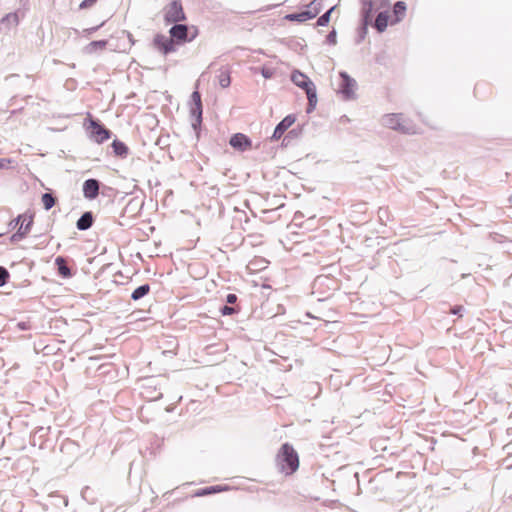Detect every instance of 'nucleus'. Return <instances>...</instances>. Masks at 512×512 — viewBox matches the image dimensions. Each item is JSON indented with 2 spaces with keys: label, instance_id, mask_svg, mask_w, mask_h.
<instances>
[{
  "label": "nucleus",
  "instance_id": "0eeeda50",
  "mask_svg": "<svg viewBox=\"0 0 512 512\" xmlns=\"http://www.w3.org/2000/svg\"><path fill=\"white\" fill-rule=\"evenodd\" d=\"M16 222L21 221V225L19 226L18 231L11 236V241L16 242L18 240L23 239L30 232L32 224H33V215L31 214H22L19 215L16 219Z\"/></svg>",
  "mask_w": 512,
  "mask_h": 512
},
{
  "label": "nucleus",
  "instance_id": "4c0bfd02",
  "mask_svg": "<svg viewBox=\"0 0 512 512\" xmlns=\"http://www.w3.org/2000/svg\"><path fill=\"white\" fill-rule=\"evenodd\" d=\"M236 299H237V298H236V295H234V294H229V295L227 296V302H228V303H231V304H232V303H234V302L236 301Z\"/></svg>",
  "mask_w": 512,
  "mask_h": 512
},
{
  "label": "nucleus",
  "instance_id": "f257e3e1",
  "mask_svg": "<svg viewBox=\"0 0 512 512\" xmlns=\"http://www.w3.org/2000/svg\"><path fill=\"white\" fill-rule=\"evenodd\" d=\"M276 462L280 470L286 475L293 474L299 467L297 452L289 444H283L277 454Z\"/></svg>",
  "mask_w": 512,
  "mask_h": 512
},
{
  "label": "nucleus",
  "instance_id": "423d86ee",
  "mask_svg": "<svg viewBox=\"0 0 512 512\" xmlns=\"http://www.w3.org/2000/svg\"><path fill=\"white\" fill-rule=\"evenodd\" d=\"M319 11L320 4L317 3L316 1H312L304 11H301L299 13L288 14L285 16V18L290 21L305 22L307 20L315 18L318 15Z\"/></svg>",
  "mask_w": 512,
  "mask_h": 512
},
{
  "label": "nucleus",
  "instance_id": "412c9836",
  "mask_svg": "<svg viewBox=\"0 0 512 512\" xmlns=\"http://www.w3.org/2000/svg\"><path fill=\"white\" fill-rule=\"evenodd\" d=\"M369 23L370 21L362 20V25L358 29V38L356 40L357 43H360L366 37Z\"/></svg>",
  "mask_w": 512,
  "mask_h": 512
},
{
  "label": "nucleus",
  "instance_id": "cd10ccee",
  "mask_svg": "<svg viewBox=\"0 0 512 512\" xmlns=\"http://www.w3.org/2000/svg\"><path fill=\"white\" fill-rule=\"evenodd\" d=\"M105 44H106L105 41H94L88 45L87 50L89 52H93L98 48H100V49L103 48L105 46Z\"/></svg>",
  "mask_w": 512,
  "mask_h": 512
},
{
  "label": "nucleus",
  "instance_id": "5701e85b",
  "mask_svg": "<svg viewBox=\"0 0 512 512\" xmlns=\"http://www.w3.org/2000/svg\"><path fill=\"white\" fill-rule=\"evenodd\" d=\"M2 22L16 26L19 23V16L17 13H9L2 19Z\"/></svg>",
  "mask_w": 512,
  "mask_h": 512
},
{
  "label": "nucleus",
  "instance_id": "c85d7f7f",
  "mask_svg": "<svg viewBox=\"0 0 512 512\" xmlns=\"http://www.w3.org/2000/svg\"><path fill=\"white\" fill-rule=\"evenodd\" d=\"M113 149H114V152L118 155H122L124 153H126V147L123 143H120V142H116L114 141L113 142Z\"/></svg>",
  "mask_w": 512,
  "mask_h": 512
},
{
  "label": "nucleus",
  "instance_id": "e433bc0d",
  "mask_svg": "<svg viewBox=\"0 0 512 512\" xmlns=\"http://www.w3.org/2000/svg\"><path fill=\"white\" fill-rule=\"evenodd\" d=\"M233 312H234V309H233L232 307L225 306V307H223V309H222V313H223L224 315H230V314H232Z\"/></svg>",
  "mask_w": 512,
  "mask_h": 512
},
{
  "label": "nucleus",
  "instance_id": "7c9ffc66",
  "mask_svg": "<svg viewBox=\"0 0 512 512\" xmlns=\"http://www.w3.org/2000/svg\"><path fill=\"white\" fill-rule=\"evenodd\" d=\"M191 100L193 102V106H202L201 96H200L199 92L194 91L191 95Z\"/></svg>",
  "mask_w": 512,
  "mask_h": 512
},
{
  "label": "nucleus",
  "instance_id": "4be33fe9",
  "mask_svg": "<svg viewBox=\"0 0 512 512\" xmlns=\"http://www.w3.org/2000/svg\"><path fill=\"white\" fill-rule=\"evenodd\" d=\"M41 200H42L43 206L46 210L51 209L55 204L54 197L49 193L43 194Z\"/></svg>",
  "mask_w": 512,
  "mask_h": 512
},
{
  "label": "nucleus",
  "instance_id": "f3484780",
  "mask_svg": "<svg viewBox=\"0 0 512 512\" xmlns=\"http://www.w3.org/2000/svg\"><path fill=\"white\" fill-rule=\"evenodd\" d=\"M92 225V216L89 212L84 213L77 221V228L79 230H86Z\"/></svg>",
  "mask_w": 512,
  "mask_h": 512
},
{
  "label": "nucleus",
  "instance_id": "dca6fc26",
  "mask_svg": "<svg viewBox=\"0 0 512 512\" xmlns=\"http://www.w3.org/2000/svg\"><path fill=\"white\" fill-rule=\"evenodd\" d=\"M373 11V2L372 0H362V20L370 21L372 17Z\"/></svg>",
  "mask_w": 512,
  "mask_h": 512
},
{
  "label": "nucleus",
  "instance_id": "2f4dec72",
  "mask_svg": "<svg viewBox=\"0 0 512 512\" xmlns=\"http://www.w3.org/2000/svg\"><path fill=\"white\" fill-rule=\"evenodd\" d=\"M8 277L9 273L7 272V270L0 267V287L6 283Z\"/></svg>",
  "mask_w": 512,
  "mask_h": 512
},
{
  "label": "nucleus",
  "instance_id": "1a4fd4ad",
  "mask_svg": "<svg viewBox=\"0 0 512 512\" xmlns=\"http://www.w3.org/2000/svg\"><path fill=\"white\" fill-rule=\"evenodd\" d=\"M296 117L294 115L286 116L274 129L271 139L273 141L279 140L282 135L295 123Z\"/></svg>",
  "mask_w": 512,
  "mask_h": 512
},
{
  "label": "nucleus",
  "instance_id": "9b49d317",
  "mask_svg": "<svg viewBox=\"0 0 512 512\" xmlns=\"http://www.w3.org/2000/svg\"><path fill=\"white\" fill-rule=\"evenodd\" d=\"M91 135L94 140L98 143H102L103 141L109 138V131L104 127L99 125L97 122L91 120L90 121Z\"/></svg>",
  "mask_w": 512,
  "mask_h": 512
},
{
  "label": "nucleus",
  "instance_id": "72a5a7b5",
  "mask_svg": "<svg viewBox=\"0 0 512 512\" xmlns=\"http://www.w3.org/2000/svg\"><path fill=\"white\" fill-rule=\"evenodd\" d=\"M464 311V307L461 306V305H458V306H454L453 308H451V313L454 314V315H459V316H462V312Z\"/></svg>",
  "mask_w": 512,
  "mask_h": 512
},
{
  "label": "nucleus",
  "instance_id": "4468645a",
  "mask_svg": "<svg viewBox=\"0 0 512 512\" xmlns=\"http://www.w3.org/2000/svg\"><path fill=\"white\" fill-rule=\"evenodd\" d=\"M170 35L172 39L179 41H186L188 36V28L186 25L177 24L170 29Z\"/></svg>",
  "mask_w": 512,
  "mask_h": 512
},
{
  "label": "nucleus",
  "instance_id": "c9c22d12",
  "mask_svg": "<svg viewBox=\"0 0 512 512\" xmlns=\"http://www.w3.org/2000/svg\"><path fill=\"white\" fill-rule=\"evenodd\" d=\"M261 74H262V76H263L264 78L269 79V78H271V77H272L273 72H272V70H271V69L263 67V68L261 69Z\"/></svg>",
  "mask_w": 512,
  "mask_h": 512
},
{
  "label": "nucleus",
  "instance_id": "a211bd4d",
  "mask_svg": "<svg viewBox=\"0 0 512 512\" xmlns=\"http://www.w3.org/2000/svg\"><path fill=\"white\" fill-rule=\"evenodd\" d=\"M393 12L396 16V21H400L404 15H405V12H406V4L403 2V1H397L395 4H394V7H393Z\"/></svg>",
  "mask_w": 512,
  "mask_h": 512
},
{
  "label": "nucleus",
  "instance_id": "9d476101",
  "mask_svg": "<svg viewBox=\"0 0 512 512\" xmlns=\"http://www.w3.org/2000/svg\"><path fill=\"white\" fill-rule=\"evenodd\" d=\"M230 145L239 151H246L251 148V140L242 133L234 134L229 141Z\"/></svg>",
  "mask_w": 512,
  "mask_h": 512
},
{
  "label": "nucleus",
  "instance_id": "f704fd0d",
  "mask_svg": "<svg viewBox=\"0 0 512 512\" xmlns=\"http://www.w3.org/2000/svg\"><path fill=\"white\" fill-rule=\"evenodd\" d=\"M97 0H83L80 4L81 9H86L91 7Z\"/></svg>",
  "mask_w": 512,
  "mask_h": 512
},
{
  "label": "nucleus",
  "instance_id": "7ed1b4c3",
  "mask_svg": "<svg viewBox=\"0 0 512 512\" xmlns=\"http://www.w3.org/2000/svg\"><path fill=\"white\" fill-rule=\"evenodd\" d=\"M381 123L386 128L404 134H414L416 132L415 125L404 118L401 113L386 114L382 117Z\"/></svg>",
  "mask_w": 512,
  "mask_h": 512
},
{
  "label": "nucleus",
  "instance_id": "39448f33",
  "mask_svg": "<svg viewBox=\"0 0 512 512\" xmlns=\"http://www.w3.org/2000/svg\"><path fill=\"white\" fill-rule=\"evenodd\" d=\"M319 11L320 4L317 3L316 1H312L304 11H301L299 13L288 14L285 16V18L290 21L305 22L307 20L315 18L318 15Z\"/></svg>",
  "mask_w": 512,
  "mask_h": 512
},
{
  "label": "nucleus",
  "instance_id": "ea45409f",
  "mask_svg": "<svg viewBox=\"0 0 512 512\" xmlns=\"http://www.w3.org/2000/svg\"><path fill=\"white\" fill-rule=\"evenodd\" d=\"M10 226H17V225H21V221L20 222H16L15 219L12 220L9 224Z\"/></svg>",
  "mask_w": 512,
  "mask_h": 512
},
{
  "label": "nucleus",
  "instance_id": "a19ab883",
  "mask_svg": "<svg viewBox=\"0 0 512 512\" xmlns=\"http://www.w3.org/2000/svg\"><path fill=\"white\" fill-rule=\"evenodd\" d=\"M322 322H324L326 326L329 325V323H330L329 321H326V320H323V319H322Z\"/></svg>",
  "mask_w": 512,
  "mask_h": 512
},
{
  "label": "nucleus",
  "instance_id": "aec40b11",
  "mask_svg": "<svg viewBox=\"0 0 512 512\" xmlns=\"http://www.w3.org/2000/svg\"><path fill=\"white\" fill-rule=\"evenodd\" d=\"M150 288H149V285H142V286H139L138 288H136L131 297L133 300H138L142 297H144L148 292H149Z\"/></svg>",
  "mask_w": 512,
  "mask_h": 512
},
{
  "label": "nucleus",
  "instance_id": "a878e982",
  "mask_svg": "<svg viewBox=\"0 0 512 512\" xmlns=\"http://www.w3.org/2000/svg\"><path fill=\"white\" fill-rule=\"evenodd\" d=\"M336 5L332 6L328 9L324 14H322V27L327 26L330 22V17L332 13L336 10Z\"/></svg>",
  "mask_w": 512,
  "mask_h": 512
},
{
  "label": "nucleus",
  "instance_id": "bb28decb",
  "mask_svg": "<svg viewBox=\"0 0 512 512\" xmlns=\"http://www.w3.org/2000/svg\"><path fill=\"white\" fill-rule=\"evenodd\" d=\"M191 114L195 116L197 124H200L202 117V106H192Z\"/></svg>",
  "mask_w": 512,
  "mask_h": 512
},
{
  "label": "nucleus",
  "instance_id": "20e7f679",
  "mask_svg": "<svg viewBox=\"0 0 512 512\" xmlns=\"http://www.w3.org/2000/svg\"><path fill=\"white\" fill-rule=\"evenodd\" d=\"M291 79L295 85L306 91L307 98L309 101L307 112L310 113L316 108L318 103L315 85L309 80V78L306 75L300 72H294L291 76Z\"/></svg>",
  "mask_w": 512,
  "mask_h": 512
},
{
  "label": "nucleus",
  "instance_id": "6e6552de",
  "mask_svg": "<svg viewBox=\"0 0 512 512\" xmlns=\"http://www.w3.org/2000/svg\"><path fill=\"white\" fill-rule=\"evenodd\" d=\"M185 19L182 6L178 2L170 3L165 9V20L167 22H179Z\"/></svg>",
  "mask_w": 512,
  "mask_h": 512
},
{
  "label": "nucleus",
  "instance_id": "f8f14e48",
  "mask_svg": "<svg viewBox=\"0 0 512 512\" xmlns=\"http://www.w3.org/2000/svg\"><path fill=\"white\" fill-rule=\"evenodd\" d=\"M154 43L157 48L165 54L174 51V43L172 38L158 35L155 37Z\"/></svg>",
  "mask_w": 512,
  "mask_h": 512
},
{
  "label": "nucleus",
  "instance_id": "6ab92c4d",
  "mask_svg": "<svg viewBox=\"0 0 512 512\" xmlns=\"http://www.w3.org/2000/svg\"><path fill=\"white\" fill-rule=\"evenodd\" d=\"M55 262H56V264L58 266L59 273L63 277H69L70 276V270L66 266L64 259L62 257H57Z\"/></svg>",
  "mask_w": 512,
  "mask_h": 512
},
{
  "label": "nucleus",
  "instance_id": "c756f323",
  "mask_svg": "<svg viewBox=\"0 0 512 512\" xmlns=\"http://www.w3.org/2000/svg\"><path fill=\"white\" fill-rule=\"evenodd\" d=\"M219 85L222 88H227L230 85V76L226 73H223L219 77Z\"/></svg>",
  "mask_w": 512,
  "mask_h": 512
},
{
  "label": "nucleus",
  "instance_id": "473e14b6",
  "mask_svg": "<svg viewBox=\"0 0 512 512\" xmlns=\"http://www.w3.org/2000/svg\"><path fill=\"white\" fill-rule=\"evenodd\" d=\"M336 37H337V33H336V30H332L326 37V42L328 44H331V45H335L336 44Z\"/></svg>",
  "mask_w": 512,
  "mask_h": 512
},
{
  "label": "nucleus",
  "instance_id": "58836bf2",
  "mask_svg": "<svg viewBox=\"0 0 512 512\" xmlns=\"http://www.w3.org/2000/svg\"><path fill=\"white\" fill-rule=\"evenodd\" d=\"M9 163L10 162L8 160H5V159L0 160V168H7Z\"/></svg>",
  "mask_w": 512,
  "mask_h": 512
},
{
  "label": "nucleus",
  "instance_id": "b1692460",
  "mask_svg": "<svg viewBox=\"0 0 512 512\" xmlns=\"http://www.w3.org/2000/svg\"><path fill=\"white\" fill-rule=\"evenodd\" d=\"M225 488L222 487V486H213V487H210V488H205V489H202L201 491L197 492V496H203V495H207V494H212V493H216V492H220V491H223Z\"/></svg>",
  "mask_w": 512,
  "mask_h": 512
},
{
  "label": "nucleus",
  "instance_id": "2eb2a0df",
  "mask_svg": "<svg viewBox=\"0 0 512 512\" xmlns=\"http://www.w3.org/2000/svg\"><path fill=\"white\" fill-rule=\"evenodd\" d=\"M388 15L386 12H380L375 19V28L378 32H383L388 25Z\"/></svg>",
  "mask_w": 512,
  "mask_h": 512
},
{
  "label": "nucleus",
  "instance_id": "ddd939ff",
  "mask_svg": "<svg viewBox=\"0 0 512 512\" xmlns=\"http://www.w3.org/2000/svg\"><path fill=\"white\" fill-rule=\"evenodd\" d=\"M99 185L94 179H89L84 182L83 193L86 198L93 199L98 195Z\"/></svg>",
  "mask_w": 512,
  "mask_h": 512
},
{
  "label": "nucleus",
  "instance_id": "393cba45",
  "mask_svg": "<svg viewBox=\"0 0 512 512\" xmlns=\"http://www.w3.org/2000/svg\"><path fill=\"white\" fill-rule=\"evenodd\" d=\"M225 488L222 487V486H213V487H210V488H205V489H202L201 491L197 492V496H203V495H207V494H212V493H216V492H220V491H223Z\"/></svg>",
  "mask_w": 512,
  "mask_h": 512
},
{
  "label": "nucleus",
  "instance_id": "f03ea898",
  "mask_svg": "<svg viewBox=\"0 0 512 512\" xmlns=\"http://www.w3.org/2000/svg\"><path fill=\"white\" fill-rule=\"evenodd\" d=\"M335 92L340 95L344 101H353L357 99L358 84L356 80L350 77L346 72H339V76L332 83Z\"/></svg>",
  "mask_w": 512,
  "mask_h": 512
}]
</instances>
